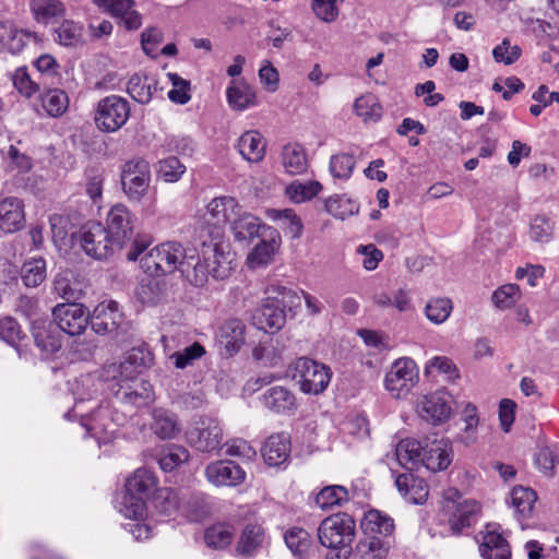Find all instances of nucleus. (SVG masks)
I'll list each match as a JSON object with an SVG mask.
<instances>
[{"instance_id": "1", "label": "nucleus", "mask_w": 559, "mask_h": 559, "mask_svg": "<svg viewBox=\"0 0 559 559\" xmlns=\"http://www.w3.org/2000/svg\"><path fill=\"white\" fill-rule=\"evenodd\" d=\"M195 249L185 248L180 242L166 241L150 250L142 259L141 266L151 276L179 271L190 284H200L203 273L192 270Z\"/></svg>"}, {"instance_id": "2", "label": "nucleus", "mask_w": 559, "mask_h": 559, "mask_svg": "<svg viewBox=\"0 0 559 559\" xmlns=\"http://www.w3.org/2000/svg\"><path fill=\"white\" fill-rule=\"evenodd\" d=\"M356 524L347 513H337L324 519L318 527V537L322 546L329 548V559H347L353 551Z\"/></svg>"}, {"instance_id": "3", "label": "nucleus", "mask_w": 559, "mask_h": 559, "mask_svg": "<svg viewBox=\"0 0 559 559\" xmlns=\"http://www.w3.org/2000/svg\"><path fill=\"white\" fill-rule=\"evenodd\" d=\"M155 489V475L146 468H138L127 479L124 492L119 501L120 513L135 521L142 520L146 514V499Z\"/></svg>"}, {"instance_id": "4", "label": "nucleus", "mask_w": 559, "mask_h": 559, "mask_svg": "<svg viewBox=\"0 0 559 559\" xmlns=\"http://www.w3.org/2000/svg\"><path fill=\"white\" fill-rule=\"evenodd\" d=\"M219 233L216 237L211 239L209 242L203 241L202 243V257L203 261H200L195 254L193 260L192 270H200L203 273V281L200 284H193L194 286H203L209 275L214 280L223 281L230 276L235 269V254L229 250V246L223 241H218Z\"/></svg>"}, {"instance_id": "5", "label": "nucleus", "mask_w": 559, "mask_h": 559, "mask_svg": "<svg viewBox=\"0 0 559 559\" xmlns=\"http://www.w3.org/2000/svg\"><path fill=\"white\" fill-rule=\"evenodd\" d=\"M293 379L299 384L302 393L318 395L329 385L332 371L322 362L307 357L298 358L293 365Z\"/></svg>"}, {"instance_id": "6", "label": "nucleus", "mask_w": 559, "mask_h": 559, "mask_svg": "<svg viewBox=\"0 0 559 559\" xmlns=\"http://www.w3.org/2000/svg\"><path fill=\"white\" fill-rule=\"evenodd\" d=\"M130 115V103L124 97L109 95L97 103L94 111V122L99 131L114 133L128 122Z\"/></svg>"}, {"instance_id": "7", "label": "nucleus", "mask_w": 559, "mask_h": 559, "mask_svg": "<svg viewBox=\"0 0 559 559\" xmlns=\"http://www.w3.org/2000/svg\"><path fill=\"white\" fill-rule=\"evenodd\" d=\"M186 439L197 451L212 453L222 445L223 428L216 418L202 416L192 421L186 431Z\"/></svg>"}, {"instance_id": "8", "label": "nucleus", "mask_w": 559, "mask_h": 559, "mask_svg": "<svg viewBox=\"0 0 559 559\" xmlns=\"http://www.w3.org/2000/svg\"><path fill=\"white\" fill-rule=\"evenodd\" d=\"M443 509L450 514L448 522L451 531L460 534L476 523L480 506L475 500H461L460 491L451 488L445 491Z\"/></svg>"}, {"instance_id": "9", "label": "nucleus", "mask_w": 559, "mask_h": 559, "mask_svg": "<svg viewBox=\"0 0 559 559\" xmlns=\"http://www.w3.org/2000/svg\"><path fill=\"white\" fill-rule=\"evenodd\" d=\"M151 182V169L147 160L133 158L128 160L121 171L123 192L131 201H141Z\"/></svg>"}, {"instance_id": "10", "label": "nucleus", "mask_w": 559, "mask_h": 559, "mask_svg": "<svg viewBox=\"0 0 559 559\" xmlns=\"http://www.w3.org/2000/svg\"><path fill=\"white\" fill-rule=\"evenodd\" d=\"M418 381V369L411 358L393 362L384 378V386L395 399L405 397Z\"/></svg>"}, {"instance_id": "11", "label": "nucleus", "mask_w": 559, "mask_h": 559, "mask_svg": "<svg viewBox=\"0 0 559 559\" xmlns=\"http://www.w3.org/2000/svg\"><path fill=\"white\" fill-rule=\"evenodd\" d=\"M135 222V215L122 203H117L109 210L105 229L117 249L123 248L133 238Z\"/></svg>"}, {"instance_id": "12", "label": "nucleus", "mask_w": 559, "mask_h": 559, "mask_svg": "<svg viewBox=\"0 0 559 559\" xmlns=\"http://www.w3.org/2000/svg\"><path fill=\"white\" fill-rule=\"evenodd\" d=\"M80 241L85 253L95 259H106L117 249L105 227L98 222H88L83 226Z\"/></svg>"}, {"instance_id": "13", "label": "nucleus", "mask_w": 559, "mask_h": 559, "mask_svg": "<svg viewBox=\"0 0 559 559\" xmlns=\"http://www.w3.org/2000/svg\"><path fill=\"white\" fill-rule=\"evenodd\" d=\"M56 325L60 332L71 336L82 334L88 324V312L82 304H59L52 310Z\"/></svg>"}, {"instance_id": "14", "label": "nucleus", "mask_w": 559, "mask_h": 559, "mask_svg": "<svg viewBox=\"0 0 559 559\" xmlns=\"http://www.w3.org/2000/svg\"><path fill=\"white\" fill-rule=\"evenodd\" d=\"M418 414L432 425L445 423L452 415V396L445 391L425 395L418 403Z\"/></svg>"}, {"instance_id": "15", "label": "nucleus", "mask_w": 559, "mask_h": 559, "mask_svg": "<svg viewBox=\"0 0 559 559\" xmlns=\"http://www.w3.org/2000/svg\"><path fill=\"white\" fill-rule=\"evenodd\" d=\"M81 424L98 442H107L115 432L108 405L100 404L93 413L82 416Z\"/></svg>"}, {"instance_id": "16", "label": "nucleus", "mask_w": 559, "mask_h": 559, "mask_svg": "<svg viewBox=\"0 0 559 559\" xmlns=\"http://www.w3.org/2000/svg\"><path fill=\"white\" fill-rule=\"evenodd\" d=\"M286 312L281 308L280 304L267 295L263 304L252 314V323L259 330L263 331H278L286 322Z\"/></svg>"}, {"instance_id": "17", "label": "nucleus", "mask_w": 559, "mask_h": 559, "mask_svg": "<svg viewBox=\"0 0 559 559\" xmlns=\"http://www.w3.org/2000/svg\"><path fill=\"white\" fill-rule=\"evenodd\" d=\"M421 454V464L433 473L445 469L451 463V445L445 439L426 440Z\"/></svg>"}, {"instance_id": "18", "label": "nucleus", "mask_w": 559, "mask_h": 559, "mask_svg": "<svg viewBox=\"0 0 559 559\" xmlns=\"http://www.w3.org/2000/svg\"><path fill=\"white\" fill-rule=\"evenodd\" d=\"M263 406L280 415H292L297 408L295 394L284 385L269 388L260 397Z\"/></svg>"}, {"instance_id": "19", "label": "nucleus", "mask_w": 559, "mask_h": 559, "mask_svg": "<svg viewBox=\"0 0 559 559\" xmlns=\"http://www.w3.org/2000/svg\"><path fill=\"white\" fill-rule=\"evenodd\" d=\"M25 224L24 204L15 197L0 198V230L15 233Z\"/></svg>"}, {"instance_id": "20", "label": "nucleus", "mask_w": 559, "mask_h": 559, "mask_svg": "<svg viewBox=\"0 0 559 559\" xmlns=\"http://www.w3.org/2000/svg\"><path fill=\"white\" fill-rule=\"evenodd\" d=\"M205 475L216 486H236L243 481V469L233 461H217L207 465Z\"/></svg>"}, {"instance_id": "21", "label": "nucleus", "mask_w": 559, "mask_h": 559, "mask_svg": "<svg viewBox=\"0 0 559 559\" xmlns=\"http://www.w3.org/2000/svg\"><path fill=\"white\" fill-rule=\"evenodd\" d=\"M0 41L11 53L19 55L31 41L38 44L40 38L37 33L17 28L5 21L0 23Z\"/></svg>"}, {"instance_id": "22", "label": "nucleus", "mask_w": 559, "mask_h": 559, "mask_svg": "<svg viewBox=\"0 0 559 559\" xmlns=\"http://www.w3.org/2000/svg\"><path fill=\"white\" fill-rule=\"evenodd\" d=\"M121 317L116 301L99 304L91 316V328L97 334L112 333L118 329Z\"/></svg>"}, {"instance_id": "23", "label": "nucleus", "mask_w": 559, "mask_h": 559, "mask_svg": "<svg viewBox=\"0 0 559 559\" xmlns=\"http://www.w3.org/2000/svg\"><path fill=\"white\" fill-rule=\"evenodd\" d=\"M32 334L38 348L46 353H56L61 348L60 330L55 322L36 319L32 322Z\"/></svg>"}, {"instance_id": "24", "label": "nucleus", "mask_w": 559, "mask_h": 559, "mask_svg": "<svg viewBox=\"0 0 559 559\" xmlns=\"http://www.w3.org/2000/svg\"><path fill=\"white\" fill-rule=\"evenodd\" d=\"M290 450L292 444L289 436L285 432H280L270 436L265 440L261 449V454L267 465L280 466L288 461Z\"/></svg>"}, {"instance_id": "25", "label": "nucleus", "mask_w": 559, "mask_h": 559, "mask_svg": "<svg viewBox=\"0 0 559 559\" xmlns=\"http://www.w3.org/2000/svg\"><path fill=\"white\" fill-rule=\"evenodd\" d=\"M260 242L248 255V264L251 267L266 265L271 262L276 249L280 246L281 236L275 228H265Z\"/></svg>"}, {"instance_id": "26", "label": "nucleus", "mask_w": 559, "mask_h": 559, "mask_svg": "<svg viewBox=\"0 0 559 559\" xmlns=\"http://www.w3.org/2000/svg\"><path fill=\"white\" fill-rule=\"evenodd\" d=\"M230 228L237 241L250 243L253 239L263 236L265 228L272 227L262 223L254 215L241 211L233 221Z\"/></svg>"}, {"instance_id": "27", "label": "nucleus", "mask_w": 559, "mask_h": 559, "mask_svg": "<svg viewBox=\"0 0 559 559\" xmlns=\"http://www.w3.org/2000/svg\"><path fill=\"white\" fill-rule=\"evenodd\" d=\"M241 211L242 207L233 197L214 198L207 205L209 221L217 227L227 223L231 225Z\"/></svg>"}, {"instance_id": "28", "label": "nucleus", "mask_w": 559, "mask_h": 559, "mask_svg": "<svg viewBox=\"0 0 559 559\" xmlns=\"http://www.w3.org/2000/svg\"><path fill=\"white\" fill-rule=\"evenodd\" d=\"M479 552L484 559H510L511 550L507 539L490 525L483 533Z\"/></svg>"}, {"instance_id": "29", "label": "nucleus", "mask_w": 559, "mask_h": 559, "mask_svg": "<svg viewBox=\"0 0 559 559\" xmlns=\"http://www.w3.org/2000/svg\"><path fill=\"white\" fill-rule=\"evenodd\" d=\"M151 429L162 440L177 437L181 430L178 416L166 408H154L152 412Z\"/></svg>"}, {"instance_id": "30", "label": "nucleus", "mask_w": 559, "mask_h": 559, "mask_svg": "<svg viewBox=\"0 0 559 559\" xmlns=\"http://www.w3.org/2000/svg\"><path fill=\"white\" fill-rule=\"evenodd\" d=\"M361 530L366 535L391 538L394 532V521L379 510H369L361 520Z\"/></svg>"}, {"instance_id": "31", "label": "nucleus", "mask_w": 559, "mask_h": 559, "mask_svg": "<svg viewBox=\"0 0 559 559\" xmlns=\"http://www.w3.org/2000/svg\"><path fill=\"white\" fill-rule=\"evenodd\" d=\"M395 485L400 493L415 504H421L428 497L426 483L415 477L412 473H404L396 477Z\"/></svg>"}, {"instance_id": "32", "label": "nucleus", "mask_w": 559, "mask_h": 559, "mask_svg": "<svg viewBox=\"0 0 559 559\" xmlns=\"http://www.w3.org/2000/svg\"><path fill=\"white\" fill-rule=\"evenodd\" d=\"M423 450H425V448L421 441L404 439L397 443L395 456L401 466L412 471L420 466Z\"/></svg>"}, {"instance_id": "33", "label": "nucleus", "mask_w": 559, "mask_h": 559, "mask_svg": "<svg viewBox=\"0 0 559 559\" xmlns=\"http://www.w3.org/2000/svg\"><path fill=\"white\" fill-rule=\"evenodd\" d=\"M114 395L122 403L141 406L151 401L152 390L150 383L145 381L129 385L120 383L118 389H114Z\"/></svg>"}, {"instance_id": "34", "label": "nucleus", "mask_w": 559, "mask_h": 559, "mask_svg": "<svg viewBox=\"0 0 559 559\" xmlns=\"http://www.w3.org/2000/svg\"><path fill=\"white\" fill-rule=\"evenodd\" d=\"M156 90L157 81L147 74L135 73L128 81V94L140 104H148Z\"/></svg>"}, {"instance_id": "35", "label": "nucleus", "mask_w": 559, "mask_h": 559, "mask_svg": "<svg viewBox=\"0 0 559 559\" xmlns=\"http://www.w3.org/2000/svg\"><path fill=\"white\" fill-rule=\"evenodd\" d=\"M227 100L235 110H245L255 105V92L242 80H233L227 88Z\"/></svg>"}, {"instance_id": "36", "label": "nucleus", "mask_w": 559, "mask_h": 559, "mask_svg": "<svg viewBox=\"0 0 559 559\" xmlns=\"http://www.w3.org/2000/svg\"><path fill=\"white\" fill-rule=\"evenodd\" d=\"M238 150L241 156L251 163L260 162L265 153V142L262 134L251 130L245 132L238 140Z\"/></svg>"}, {"instance_id": "37", "label": "nucleus", "mask_w": 559, "mask_h": 559, "mask_svg": "<svg viewBox=\"0 0 559 559\" xmlns=\"http://www.w3.org/2000/svg\"><path fill=\"white\" fill-rule=\"evenodd\" d=\"M265 539L263 527L258 523H248L242 528L237 551L243 556H252Z\"/></svg>"}, {"instance_id": "38", "label": "nucleus", "mask_w": 559, "mask_h": 559, "mask_svg": "<svg viewBox=\"0 0 559 559\" xmlns=\"http://www.w3.org/2000/svg\"><path fill=\"white\" fill-rule=\"evenodd\" d=\"M267 217L278 223L284 233L293 239L299 238L302 234L304 225L300 217L292 209L275 210L266 212Z\"/></svg>"}, {"instance_id": "39", "label": "nucleus", "mask_w": 559, "mask_h": 559, "mask_svg": "<svg viewBox=\"0 0 559 559\" xmlns=\"http://www.w3.org/2000/svg\"><path fill=\"white\" fill-rule=\"evenodd\" d=\"M29 10L36 22L48 24L66 14V8L60 0H31Z\"/></svg>"}, {"instance_id": "40", "label": "nucleus", "mask_w": 559, "mask_h": 559, "mask_svg": "<svg viewBox=\"0 0 559 559\" xmlns=\"http://www.w3.org/2000/svg\"><path fill=\"white\" fill-rule=\"evenodd\" d=\"M392 546L391 538L366 535L357 546V552L361 559H384Z\"/></svg>"}, {"instance_id": "41", "label": "nucleus", "mask_w": 559, "mask_h": 559, "mask_svg": "<svg viewBox=\"0 0 559 559\" xmlns=\"http://www.w3.org/2000/svg\"><path fill=\"white\" fill-rule=\"evenodd\" d=\"M21 280L26 287L36 288L47 278V263L41 257L31 258L21 266Z\"/></svg>"}, {"instance_id": "42", "label": "nucleus", "mask_w": 559, "mask_h": 559, "mask_svg": "<svg viewBox=\"0 0 559 559\" xmlns=\"http://www.w3.org/2000/svg\"><path fill=\"white\" fill-rule=\"evenodd\" d=\"M282 164L289 175L304 174L308 168L305 148L299 144H287L283 147Z\"/></svg>"}, {"instance_id": "43", "label": "nucleus", "mask_w": 559, "mask_h": 559, "mask_svg": "<svg viewBox=\"0 0 559 559\" xmlns=\"http://www.w3.org/2000/svg\"><path fill=\"white\" fill-rule=\"evenodd\" d=\"M221 340L229 353H236L245 343V325L238 319H229L221 328Z\"/></svg>"}, {"instance_id": "44", "label": "nucleus", "mask_w": 559, "mask_h": 559, "mask_svg": "<svg viewBox=\"0 0 559 559\" xmlns=\"http://www.w3.org/2000/svg\"><path fill=\"white\" fill-rule=\"evenodd\" d=\"M322 190V185L316 180H295L286 188V195L294 203H304L312 200Z\"/></svg>"}, {"instance_id": "45", "label": "nucleus", "mask_w": 559, "mask_h": 559, "mask_svg": "<svg viewBox=\"0 0 559 559\" xmlns=\"http://www.w3.org/2000/svg\"><path fill=\"white\" fill-rule=\"evenodd\" d=\"M234 539L233 526L226 523H217L207 527L204 532V542L213 549H224Z\"/></svg>"}, {"instance_id": "46", "label": "nucleus", "mask_w": 559, "mask_h": 559, "mask_svg": "<svg viewBox=\"0 0 559 559\" xmlns=\"http://www.w3.org/2000/svg\"><path fill=\"white\" fill-rule=\"evenodd\" d=\"M190 457L189 451L182 445L169 444L158 454V464L165 472H171Z\"/></svg>"}, {"instance_id": "47", "label": "nucleus", "mask_w": 559, "mask_h": 559, "mask_svg": "<svg viewBox=\"0 0 559 559\" xmlns=\"http://www.w3.org/2000/svg\"><path fill=\"white\" fill-rule=\"evenodd\" d=\"M348 491L345 487L340 485H331L324 487L316 496V503L321 509L326 510L336 506H342L343 502L348 501Z\"/></svg>"}, {"instance_id": "48", "label": "nucleus", "mask_w": 559, "mask_h": 559, "mask_svg": "<svg viewBox=\"0 0 559 559\" xmlns=\"http://www.w3.org/2000/svg\"><path fill=\"white\" fill-rule=\"evenodd\" d=\"M205 348L199 342L185 347L181 350H177L169 356V360L173 361L177 369H185L193 366L195 360L201 359L205 355Z\"/></svg>"}, {"instance_id": "49", "label": "nucleus", "mask_w": 559, "mask_h": 559, "mask_svg": "<svg viewBox=\"0 0 559 559\" xmlns=\"http://www.w3.org/2000/svg\"><path fill=\"white\" fill-rule=\"evenodd\" d=\"M43 107L51 117H59L66 112L69 106V98L64 91L49 90L41 98Z\"/></svg>"}, {"instance_id": "50", "label": "nucleus", "mask_w": 559, "mask_h": 559, "mask_svg": "<svg viewBox=\"0 0 559 559\" xmlns=\"http://www.w3.org/2000/svg\"><path fill=\"white\" fill-rule=\"evenodd\" d=\"M325 209L336 218L344 219L349 215L358 213L359 206L345 195H335L325 201Z\"/></svg>"}, {"instance_id": "51", "label": "nucleus", "mask_w": 559, "mask_h": 559, "mask_svg": "<svg viewBox=\"0 0 559 559\" xmlns=\"http://www.w3.org/2000/svg\"><path fill=\"white\" fill-rule=\"evenodd\" d=\"M266 295L272 296L276 304L284 308L285 312H290L301 305V297L298 293L284 286H270L266 289Z\"/></svg>"}, {"instance_id": "52", "label": "nucleus", "mask_w": 559, "mask_h": 559, "mask_svg": "<svg viewBox=\"0 0 559 559\" xmlns=\"http://www.w3.org/2000/svg\"><path fill=\"white\" fill-rule=\"evenodd\" d=\"M537 497L531 488L515 487L511 492V503L522 516H528Z\"/></svg>"}, {"instance_id": "53", "label": "nucleus", "mask_w": 559, "mask_h": 559, "mask_svg": "<svg viewBox=\"0 0 559 559\" xmlns=\"http://www.w3.org/2000/svg\"><path fill=\"white\" fill-rule=\"evenodd\" d=\"M452 308L453 307L451 299L432 298L427 302L425 307V313L430 322L435 324H440L443 323L449 318Z\"/></svg>"}, {"instance_id": "54", "label": "nucleus", "mask_w": 559, "mask_h": 559, "mask_svg": "<svg viewBox=\"0 0 559 559\" xmlns=\"http://www.w3.org/2000/svg\"><path fill=\"white\" fill-rule=\"evenodd\" d=\"M153 502L154 507L166 515L173 514L180 508V498L171 488H160L156 490Z\"/></svg>"}, {"instance_id": "55", "label": "nucleus", "mask_w": 559, "mask_h": 559, "mask_svg": "<svg viewBox=\"0 0 559 559\" xmlns=\"http://www.w3.org/2000/svg\"><path fill=\"white\" fill-rule=\"evenodd\" d=\"M355 112L365 121L378 120L382 115V107L372 94L358 97L354 104Z\"/></svg>"}, {"instance_id": "56", "label": "nucleus", "mask_w": 559, "mask_h": 559, "mask_svg": "<svg viewBox=\"0 0 559 559\" xmlns=\"http://www.w3.org/2000/svg\"><path fill=\"white\" fill-rule=\"evenodd\" d=\"M285 543L295 556L302 557L310 547V535L307 531L294 527L286 532Z\"/></svg>"}, {"instance_id": "57", "label": "nucleus", "mask_w": 559, "mask_h": 559, "mask_svg": "<svg viewBox=\"0 0 559 559\" xmlns=\"http://www.w3.org/2000/svg\"><path fill=\"white\" fill-rule=\"evenodd\" d=\"M355 158L347 153L333 155L330 159V171L335 178L348 179L355 168Z\"/></svg>"}, {"instance_id": "58", "label": "nucleus", "mask_w": 559, "mask_h": 559, "mask_svg": "<svg viewBox=\"0 0 559 559\" xmlns=\"http://www.w3.org/2000/svg\"><path fill=\"white\" fill-rule=\"evenodd\" d=\"M186 166L180 163L177 157H168L158 163L157 174L166 182L178 181L183 173Z\"/></svg>"}, {"instance_id": "59", "label": "nucleus", "mask_w": 559, "mask_h": 559, "mask_svg": "<svg viewBox=\"0 0 559 559\" xmlns=\"http://www.w3.org/2000/svg\"><path fill=\"white\" fill-rule=\"evenodd\" d=\"M521 292L516 284H507L492 294V301L497 308H511L520 299Z\"/></svg>"}, {"instance_id": "60", "label": "nucleus", "mask_w": 559, "mask_h": 559, "mask_svg": "<svg viewBox=\"0 0 559 559\" xmlns=\"http://www.w3.org/2000/svg\"><path fill=\"white\" fill-rule=\"evenodd\" d=\"M53 290L68 302H75L81 298L82 292L78 284H73L70 278L63 274H58L53 280Z\"/></svg>"}, {"instance_id": "61", "label": "nucleus", "mask_w": 559, "mask_h": 559, "mask_svg": "<svg viewBox=\"0 0 559 559\" xmlns=\"http://www.w3.org/2000/svg\"><path fill=\"white\" fill-rule=\"evenodd\" d=\"M521 52L522 50L518 45H511V41L504 38L492 49V57L495 61L510 66L519 60Z\"/></svg>"}, {"instance_id": "62", "label": "nucleus", "mask_w": 559, "mask_h": 559, "mask_svg": "<svg viewBox=\"0 0 559 559\" xmlns=\"http://www.w3.org/2000/svg\"><path fill=\"white\" fill-rule=\"evenodd\" d=\"M531 239L536 242H548L552 236V223L545 215H537L531 223Z\"/></svg>"}, {"instance_id": "63", "label": "nucleus", "mask_w": 559, "mask_h": 559, "mask_svg": "<svg viewBox=\"0 0 559 559\" xmlns=\"http://www.w3.org/2000/svg\"><path fill=\"white\" fill-rule=\"evenodd\" d=\"M98 392L97 378L93 374H82L75 380L73 393L79 401L90 400Z\"/></svg>"}, {"instance_id": "64", "label": "nucleus", "mask_w": 559, "mask_h": 559, "mask_svg": "<svg viewBox=\"0 0 559 559\" xmlns=\"http://www.w3.org/2000/svg\"><path fill=\"white\" fill-rule=\"evenodd\" d=\"M173 88L168 92V98L176 104H187L191 96L189 94L190 82L176 73H169Z\"/></svg>"}]
</instances>
